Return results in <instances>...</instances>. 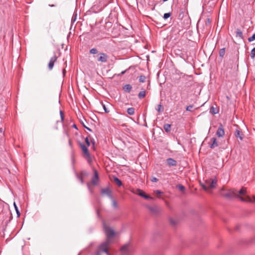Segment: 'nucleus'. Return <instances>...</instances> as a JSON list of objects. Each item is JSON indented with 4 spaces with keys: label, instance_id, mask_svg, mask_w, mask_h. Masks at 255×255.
Listing matches in <instances>:
<instances>
[{
    "label": "nucleus",
    "instance_id": "nucleus-1",
    "mask_svg": "<svg viewBox=\"0 0 255 255\" xmlns=\"http://www.w3.org/2000/svg\"><path fill=\"white\" fill-rule=\"evenodd\" d=\"M103 228L106 235V240L99 246V250L96 252V255H101V252L110 255L108 249L110 245L113 242V238L116 234L115 231L107 226L105 223H103Z\"/></svg>",
    "mask_w": 255,
    "mask_h": 255
},
{
    "label": "nucleus",
    "instance_id": "nucleus-2",
    "mask_svg": "<svg viewBox=\"0 0 255 255\" xmlns=\"http://www.w3.org/2000/svg\"><path fill=\"white\" fill-rule=\"evenodd\" d=\"M223 196L230 199L236 197L239 198L240 200L243 202H253L252 200L249 196H247L246 198L240 196L238 194L237 191L235 189H231L229 190L227 192L223 194Z\"/></svg>",
    "mask_w": 255,
    "mask_h": 255
},
{
    "label": "nucleus",
    "instance_id": "nucleus-3",
    "mask_svg": "<svg viewBox=\"0 0 255 255\" xmlns=\"http://www.w3.org/2000/svg\"><path fill=\"white\" fill-rule=\"evenodd\" d=\"M80 146L82 151L83 156L86 159L88 163L91 164L93 161V158L90 154L87 146L82 143H80Z\"/></svg>",
    "mask_w": 255,
    "mask_h": 255
},
{
    "label": "nucleus",
    "instance_id": "nucleus-4",
    "mask_svg": "<svg viewBox=\"0 0 255 255\" xmlns=\"http://www.w3.org/2000/svg\"><path fill=\"white\" fill-rule=\"evenodd\" d=\"M217 182L216 179H208L205 181V183L201 184V185L205 190L209 191L210 189L215 188Z\"/></svg>",
    "mask_w": 255,
    "mask_h": 255
},
{
    "label": "nucleus",
    "instance_id": "nucleus-5",
    "mask_svg": "<svg viewBox=\"0 0 255 255\" xmlns=\"http://www.w3.org/2000/svg\"><path fill=\"white\" fill-rule=\"evenodd\" d=\"M132 192L135 194H137V195L144 198L146 199H153L152 197L146 195L141 190H140L139 189H133L132 190Z\"/></svg>",
    "mask_w": 255,
    "mask_h": 255
},
{
    "label": "nucleus",
    "instance_id": "nucleus-6",
    "mask_svg": "<svg viewBox=\"0 0 255 255\" xmlns=\"http://www.w3.org/2000/svg\"><path fill=\"white\" fill-rule=\"evenodd\" d=\"M108 59V56L104 53H100L99 54V57L97 61L103 63H106Z\"/></svg>",
    "mask_w": 255,
    "mask_h": 255
},
{
    "label": "nucleus",
    "instance_id": "nucleus-7",
    "mask_svg": "<svg viewBox=\"0 0 255 255\" xmlns=\"http://www.w3.org/2000/svg\"><path fill=\"white\" fill-rule=\"evenodd\" d=\"M94 176L93 177L91 183L94 185H96L98 184L99 181V175L96 169H94Z\"/></svg>",
    "mask_w": 255,
    "mask_h": 255
},
{
    "label": "nucleus",
    "instance_id": "nucleus-8",
    "mask_svg": "<svg viewBox=\"0 0 255 255\" xmlns=\"http://www.w3.org/2000/svg\"><path fill=\"white\" fill-rule=\"evenodd\" d=\"M216 135L218 137H223L225 135L224 127L221 124H220L219 127L216 132Z\"/></svg>",
    "mask_w": 255,
    "mask_h": 255
},
{
    "label": "nucleus",
    "instance_id": "nucleus-9",
    "mask_svg": "<svg viewBox=\"0 0 255 255\" xmlns=\"http://www.w3.org/2000/svg\"><path fill=\"white\" fill-rule=\"evenodd\" d=\"M120 251L122 253V255H127L129 252V245H125L121 247Z\"/></svg>",
    "mask_w": 255,
    "mask_h": 255
},
{
    "label": "nucleus",
    "instance_id": "nucleus-10",
    "mask_svg": "<svg viewBox=\"0 0 255 255\" xmlns=\"http://www.w3.org/2000/svg\"><path fill=\"white\" fill-rule=\"evenodd\" d=\"M57 58L58 57L56 55H54L53 57L51 58L48 64V68L49 70L52 69L54 65V63L56 61Z\"/></svg>",
    "mask_w": 255,
    "mask_h": 255
},
{
    "label": "nucleus",
    "instance_id": "nucleus-11",
    "mask_svg": "<svg viewBox=\"0 0 255 255\" xmlns=\"http://www.w3.org/2000/svg\"><path fill=\"white\" fill-rule=\"evenodd\" d=\"M166 163L169 166H176L177 163V161L172 158H167Z\"/></svg>",
    "mask_w": 255,
    "mask_h": 255
},
{
    "label": "nucleus",
    "instance_id": "nucleus-12",
    "mask_svg": "<svg viewBox=\"0 0 255 255\" xmlns=\"http://www.w3.org/2000/svg\"><path fill=\"white\" fill-rule=\"evenodd\" d=\"M238 194L243 198H246L248 195H246L247 193V188L245 187H242L241 190L239 191H237Z\"/></svg>",
    "mask_w": 255,
    "mask_h": 255
},
{
    "label": "nucleus",
    "instance_id": "nucleus-13",
    "mask_svg": "<svg viewBox=\"0 0 255 255\" xmlns=\"http://www.w3.org/2000/svg\"><path fill=\"white\" fill-rule=\"evenodd\" d=\"M211 142L212 143L210 145L211 148H214L218 146V144L217 142V139L215 137H213L211 139Z\"/></svg>",
    "mask_w": 255,
    "mask_h": 255
},
{
    "label": "nucleus",
    "instance_id": "nucleus-14",
    "mask_svg": "<svg viewBox=\"0 0 255 255\" xmlns=\"http://www.w3.org/2000/svg\"><path fill=\"white\" fill-rule=\"evenodd\" d=\"M235 135L236 137L239 138L240 140H242L244 138V134L239 129H236L235 132Z\"/></svg>",
    "mask_w": 255,
    "mask_h": 255
},
{
    "label": "nucleus",
    "instance_id": "nucleus-15",
    "mask_svg": "<svg viewBox=\"0 0 255 255\" xmlns=\"http://www.w3.org/2000/svg\"><path fill=\"white\" fill-rule=\"evenodd\" d=\"M101 193L103 195H106L109 196H111V191L109 188H105L102 189Z\"/></svg>",
    "mask_w": 255,
    "mask_h": 255
},
{
    "label": "nucleus",
    "instance_id": "nucleus-16",
    "mask_svg": "<svg viewBox=\"0 0 255 255\" xmlns=\"http://www.w3.org/2000/svg\"><path fill=\"white\" fill-rule=\"evenodd\" d=\"M236 37L241 39H244V36L241 29L238 28L236 31Z\"/></svg>",
    "mask_w": 255,
    "mask_h": 255
},
{
    "label": "nucleus",
    "instance_id": "nucleus-17",
    "mask_svg": "<svg viewBox=\"0 0 255 255\" xmlns=\"http://www.w3.org/2000/svg\"><path fill=\"white\" fill-rule=\"evenodd\" d=\"M132 89V87L129 84H127V85H125L124 87H123V90L127 92V93H129L131 90Z\"/></svg>",
    "mask_w": 255,
    "mask_h": 255
},
{
    "label": "nucleus",
    "instance_id": "nucleus-18",
    "mask_svg": "<svg viewBox=\"0 0 255 255\" xmlns=\"http://www.w3.org/2000/svg\"><path fill=\"white\" fill-rule=\"evenodd\" d=\"M163 128L166 132H168L171 130V125L165 124L163 126Z\"/></svg>",
    "mask_w": 255,
    "mask_h": 255
},
{
    "label": "nucleus",
    "instance_id": "nucleus-19",
    "mask_svg": "<svg viewBox=\"0 0 255 255\" xmlns=\"http://www.w3.org/2000/svg\"><path fill=\"white\" fill-rule=\"evenodd\" d=\"M145 91L143 90L141 92H140L138 95V97L139 99H141L145 97Z\"/></svg>",
    "mask_w": 255,
    "mask_h": 255
},
{
    "label": "nucleus",
    "instance_id": "nucleus-20",
    "mask_svg": "<svg viewBox=\"0 0 255 255\" xmlns=\"http://www.w3.org/2000/svg\"><path fill=\"white\" fill-rule=\"evenodd\" d=\"M210 112L213 114H216L218 113V110L212 106L210 109Z\"/></svg>",
    "mask_w": 255,
    "mask_h": 255
},
{
    "label": "nucleus",
    "instance_id": "nucleus-21",
    "mask_svg": "<svg viewBox=\"0 0 255 255\" xmlns=\"http://www.w3.org/2000/svg\"><path fill=\"white\" fill-rule=\"evenodd\" d=\"M127 112L129 115H133L134 113V109L133 108H128Z\"/></svg>",
    "mask_w": 255,
    "mask_h": 255
},
{
    "label": "nucleus",
    "instance_id": "nucleus-22",
    "mask_svg": "<svg viewBox=\"0 0 255 255\" xmlns=\"http://www.w3.org/2000/svg\"><path fill=\"white\" fill-rule=\"evenodd\" d=\"M114 181L119 186H121L122 185L121 181L117 177H114Z\"/></svg>",
    "mask_w": 255,
    "mask_h": 255
},
{
    "label": "nucleus",
    "instance_id": "nucleus-23",
    "mask_svg": "<svg viewBox=\"0 0 255 255\" xmlns=\"http://www.w3.org/2000/svg\"><path fill=\"white\" fill-rule=\"evenodd\" d=\"M146 77L144 75H141L139 77V81L141 83H143L145 81Z\"/></svg>",
    "mask_w": 255,
    "mask_h": 255
},
{
    "label": "nucleus",
    "instance_id": "nucleus-24",
    "mask_svg": "<svg viewBox=\"0 0 255 255\" xmlns=\"http://www.w3.org/2000/svg\"><path fill=\"white\" fill-rule=\"evenodd\" d=\"M225 54V48H222L220 50V51H219L220 56L223 57L224 56Z\"/></svg>",
    "mask_w": 255,
    "mask_h": 255
},
{
    "label": "nucleus",
    "instance_id": "nucleus-25",
    "mask_svg": "<svg viewBox=\"0 0 255 255\" xmlns=\"http://www.w3.org/2000/svg\"><path fill=\"white\" fill-rule=\"evenodd\" d=\"M98 50L95 48H92L90 50V53L91 54H95L98 53Z\"/></svg>",
    "mask_w": 255,
    "mask_h": 255
},
{
    "label": "nucleus",
    "instance_id": "nucleus-26",
    "mask_svg": "<svg viewBox=\"0 0 255 255\" xmlns=\"http://www.w3.org/2000/svg\"><path fill=\"white\" fill-rule=\"evenodd\" d=\"M157 111L159 113H161L163 111V108L162 107V106L161 104L158 105Z\"/></svg>",
    "mask_w": 255,
    "mask_h": 255
},
{
    "label": "nucleus",
    "instance_id": "nucleus-27",
    "mask_svg": "<svg viewBox=\"0 0 255 255\" xmlns=\"http://www.w3.org/2000/svg\"><path fill=\"white\" fill-rule=\"evenodd\" d=\"M255 40V33L251 37L248 38V41L249 42H252Z\"/></svg>",
    "mask_w": 255,
    "mask_h": 255
},
{
    "label": "nucleus",
    "instance_id": "nucleus-28",
    "mask_svg": "<svg viewBox=\"0 0 255 255\" xmlns=\"http://www.w3.org/2000/svg\"><path fill=\"white\" fill-rule=\"evenodd\" d=\"M171 16V13L170 12L168 13H165L164 14L163 18L164 19H167Z\"/></svg>",
    "mask_w": 255,
    "mask_h": 255
},
{
    "label": "nucleus",
    "instance_id": "nucleus-29",
    "mask_svg": "<svg viewBox=\"0 0 255 255\" xmlns=\"http://www.w3.org/2000/svg\"><path fill=\"white\" fill-rule=\"evenodd\" d=\"M14 206L15 211L16 212V214H17V216L19 217L20 216V212H19V211L18 209V208L15 203H14Z\"/></svg>",
    "mask_w": 255,
    "mask_h": 255
},
{
    "label": "nucleus",
    "instance_id": "nucleus-30",
    "mask_svg": "<svg viewBox=\"0 0 255 255\" xmlns=\"http://www.w3.org/2000/svg\"><path fill=\"white\" fill-rule=\"evenodd\" d=\"M60 114L61 121L63 122L64 121V113L62 111H60Z\"/></svg>",
    "mask_w": 255,
    "mask_h": 255
},
{
    "label": "nucleus",
    "instance_id": "nucleus-31",
    "mask_svg": "<svg viewBox=\"0 0 255 255\" xmlns=\"http://www.w3.org/2000/svg\"><path fill=\"white\" fill-rule=\"evenodd\" d=\"M193 106L192 105H189L188 106H187L186 108V110L188 111H192V109L193 108Z\"/></svg>",
    "mask_w": 255,
    "mask_h": 255
},
{
    "label": "nucleus",
    "instance_id": "nucleus-32",
    "mask_svg": "<svg viewBox=\"0 0 255 255\" xmlns=\"http://www.w3.org/2000/svg\"><path fill=\"white\" fill-rule=\"evenodd\" d=\"M154 193L156 194L157 195H160L161 194H163V192H161L160 190H155L154 191Z\"/></svg>",
    "mask_w": 255,
    "mask_h": 255
},
{
    "label": "nucleus",
    "instance_id": "nucleus-33",
    "mask_svg": "<svg viewBox=\"0 0 255 255\" xmlns=\"http://www.w3.org/2000/svg\"><path fill=\"white\" fill-rule=\"evenodd\" d=\"M85 142L86 143L87 146H89L90 145V142L89 141V138L88 137H86L85 138Z\"/></svg>",
    "mask_w": 255,
    "mask_h": 255
},
{
    "label": "nucleus",
    "instance_id": "nucleus-34",
    "mask_svg": "<svg viewBox=\"0 0 255 255\" xmlns=\"http://www.w3.org/2000/svg\"><path fill=\"white\" fill-rule=\"evenodd\" d=\"M255 48H254V49H253L252 50V51H251V57L252 58H254V57H255Z\"/></svg>",
    "mask_w": 255,
    "mask_h": 255
},
{
    "label": "nucleus",
    "instance_id": "nucleus-35",
    "mask_svg": "<svg viewBox=\"0 0 255 255\" xmlns=\"http://www.w3.org/2000/svg\"><path fill=\"white\" fill-rule=\"evenodd\" d=\"M151 181L153 182H156L158 181V179L156 178V177H152V178L151 179Z\"/></svg>",
    "mask_w": 255,
    "mask_h": 255
},
{
    "label": "nucleus",
    "instance_id": "nucleus-36",
    "mask_svg": "<svg viewBox=\"0 0 255 255\" xmlns=\"http://www.w3.org/2000/svg\"><path fill=\"white\" fill-rule=\"evenodd\" d=\"M103 108L104 109V111L106 113H109V111L107 110V109L106 108V106L105 105H103Z\"/></svg>",
    "mask_w": 255,
    "mask_h": 255
},
{
    "label": "nucleus",
    "instance_id": "nucleus-37",
    "mask_svg": "<svg viewBox=\"0 0 255 255\" xmlns=\"http://www.w3.org/2000/svg\"><path fill=\"white\" fill-rule=\"evenodd\" d=\"M79 179L80 180L82 183H83V179L82 176H78Z\"/></svg>",
    "mask_w": 255,
    "mask_h": 255
},
{
    "label": "nucleus",
    "instance_id": "nucleus-38",
    "mask_svg": "<svg viewBox=\"0 0 255 255\" xmlns=\"http://www.w3.org/2000/svg\"><path fill=\"white\" fill-rule=\"evenodd\" d=\"M179 188L182 191L184 190V189H185L184 187L183 186H182V185H179Z\"/></svg>",
    "mask_w": 255,
    "mask_h": 255
},
{
    "label": "nucleus",
    "instance_id": "nucleus-39",
    "mask_svg": "<svg viewBox=\"0 0 255 255\" xmlns=\"http://www.w3.org/2000/svg\"><path fill=\"white\" fill-rule=\"evenodd\" d=\"M113 206L115 207H117V204L116 202L115 201H114V200L113 202Z\"/></svg>",
    "mask_w": 255,
    "mask_h": 255
},
{
    "label": "nucleus",
    "instance_id": "nucleus-40",
    "mask_svg": "<svg viewBox=\"0 0 255 255\" xmlns=\"http://www.w3.org/2000/svg\"><path fill=\"white\" fill-rule=\"evenodd\" d=\"M170 223L172 225H175V222L174 221H173V220H170Z\"/></svg>",
    "mask_w": 255,
    "mask_h": 255
},
{
    "label": "nucleus",
    "instance_id": "nucleus-41",
    "mask_svg": "<svg viewBox=\"0 0 255 255\" xmlns=\"http://www.w3.org/2000/svg\"><path fill=\"white\" fill-rule=\"evenodd\" d=\"M165 203H166V205H167V206L169 208V203L168 202H167V201H166Z\"/></svg>",
    "mask_w": 255,
    "mask_h": 255
},
{
    "label": "nucleus",
    "instance_id": "nucleus-42",
    "mask_svg": "<svg viewBox=\"0 0 255 255\" xmlns=\"http://www.w3.org/2000/svg\"><path fill=\"white\" fill-rule=\"evenodd\" d=\"M72 127H73V128H75L77 129V127H76V125H75V124L73 125Z\"/></svg>",
    "mask_w": 255,
    "mask_h": 255
},
{
    "label": "nucleus",
    "instance_id": "nucleus-43",
    "mask_svg": "<svg viewBox=\"0 0 255 255\" xmlns=\"http://www.w3.org/2000/svg\"><path fill=\"white\" fill-rule=\"evenodd\" d=\"M84 127L87 129V130H88L89 131H91V129L90 128L86 127L85 126H84Z\"/></svg>",
    "mask_w": 255,
    "mask_h": 255
},
{
    "label": "nucleus",
    "instance_id": "nucleus-44",
    "mask_svg": "<svg viewBox=\"0 0 255 255\" xmlns=\"http://www.w3.org/2000/svg\"><path fill=\"white\" fill-rule=\"evenodd\" d=\"M65 72H66L65 70V69H63V74H64V75H65Z\"/></svg>",
    "mask_w": 255,
    "mask_h": 255
},
{
    "label": "nucleus",
    "instance_id": "nucleus-45",
    "mask_svg": "<svg viewBox=\"0 0 255 255\" xmlns=\"http://www.w3.org/2000/svg\"><path fill=\"white\" fill-rule=\"evenodd\" d=\"M254 201L255 202V197L253 196Z\"/></svg>",
    "mask_w": 255,
    "mask_h": 255
},
{
    "label": "nucleus",
    "instance_id": "nucleus-46",
    "mask_svg": "<svg viewBox=\"0 0 255 255\" xmlns=\"http://www.w3.org/2000/svg\"><path fill=\"white\" fill-rule=\"evenodd\" d=\"M50 6H54V5H50Z\"/></svg>",
    "mask_w": 255,
    "mask_h": 255
},
{
    "label": "nucleus",
    "instance_id": "nucleus-47",
    "mask_svg": "<svg viewBox=\"0 0 255 255\" xmlns=\"http://www.w3.org/2000/svg\"><path fill=\"white\" fill-rule=\"evenodd\" d=\"M125 73V71H123L122 72V74H124Z\"/></svg>",
    "mask_w": 255,
    "mask_h": 255
},
{
    "label": "nucleus",
    "instance_id": "nucleus-48",
    "mask_svg": "<svg viewBox=\"0 0 255 255\" xmlns=\"http://www.w3.org/2000/svg\"><path fill=\"white\" fill-rule=\"evenodd\" d=\"M164 1H167V0H163Z\"/></svg>",
    "mask_w": 255,
    "mask_h": 255
},
{
    "label": "nucleus",
    "instance_id": "nucleus-49",
    "mask_svg": "<svg viewBox=\"0 0 255 255\" xmlns=\"http://www.w3.org/2000/svg\"><path fill=\"white\" fill-rule=\"evenodd\" d=\"M1 200L0 199V202H1Z\"/></svg>",
    "mask_w": 255,
    "mask_h": 255
}]
</instances>
